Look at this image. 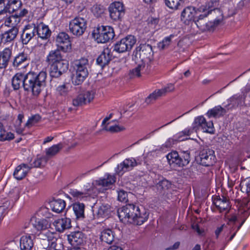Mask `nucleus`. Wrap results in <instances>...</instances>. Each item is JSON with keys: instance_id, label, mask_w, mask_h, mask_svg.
<instances>
[{"instance_id": "f257e3e1", "label": "nucleus", "mask_w": 250, "mask_h": 250, "mask_svg": "<svg viewBox=\"0 0 250 250\" xmlns=\"http://www.w3.org/2000/svg\"><path fill=\"white\" fill-rule=\"evenodd\" d=\"M47 74L44 71L39 73L29 72L26 75L18 73L14 75L12 85L14 90L22 86L25 91H31L32 95L37 97L46 86Z\"/></svg>"}, {"instance_id": "f03ea898", "label": "nucleus", "mask_w": 250, "mask_h": 250, "mask_svg": "<svg viewBox=\"0 0 250 250\" xmlns=\"http://www.w3.org/2000/svg\"><path fill=\"white\" fill-rule=\"evenodd\" d=\"M119 218L123 222L141 225L148 218V211L142 206L127 204L119 209Z\"/></svg>"}, {"instance_id": "7ed1b4c3", "label": "nucleus", "mask_w": 250, "mask_h": 250, "mask_svg": "<svg viewBox=\"0 0 250 250\" xmlns=\"http://www.w3.org/2000/svg\"><path fill=\"white\" fill-rule=\"evenodd\" d=\"M89 64L86 58H81L75 62V74L72 77V82L74 85L82 84L88 75Z\"/></svg>"}, {"instance_id": "20e7f679", "label": "nucleus", "mask_w": 250, "mask_h": 250, "mask_svg": "<svg viewBox=\"0 0 250 250\" xmlns=\"http://www.w3.org/2000/svg\"><path fill=\"white\" fill-rule=\"evenodd\" d=\"M207 5H203L196 9L194 7L188 6L184 9L181 13V20L186 24L191 23V26L194 25V22L196 20V15H199L202 12L207 11Z\"/></svg>"}, {"instance_id": "39448f33", "label": "nucleus", "mask_w": 250, "mask_h": 250, "mask_svg": "<svg viewBox=\"0 0 250 250\" xmlns=\"http://www.w3.org/2000/svg\"><path fill=\"white\" fill-rule=\"evenodd\" d=\"M94 40L98 43H105L114 37L113 29L109 26H99L92 33Z\"/></svg>"}, {"instance_id": "423d86ee", "label": "nucleus", "mask_w": 250, "mask_h": 250, "mask_svg": "<svg viewBox=\"0 0 250 250\" xmlns=\"http://www.w3.org/2000/svg\"><path fill=\"white\" fill-rule=\"evenodd\" d=\"M212 10L209 9V6H207V11L202 12L201 14H199L197 17L196 20L195 21L194 25L197 27L202 32L212 31L215 27L219 23V20H215L213 22L208 21L206 22L204 19L211 13Z\"/></svg>"}, {"instance_id": "0eeeda50", "label": "nucleus", "mask_w": 250, "mask_h": 250, "mask_svg": "<svg viewBox=\"0 0 250 250\" xmlns=\"http://www.w3.org/2000/svg\"><path fill=\"white\" fill-rule=\"evenodd\" d=\"M87 27V21L83 18L77 17L71 20L69 23L70 32L77 37L82 36Z\"/></svg>"}, {"instance_id": "6e6552de", "label": "nucleus", "mask_w": 250, "mask_h": 250, "mask_svg": "<svg viewBox=\"0 0 250 250\" xmlns=\"http://www.w3.org/2000/svg\"><path fill=\"white\" fill-rule=\"evenodd\" d=\"M136 40L134 36L128 35L117 42L113 46V51L118 53H123L131 49L135 44Z\"/></svg>"}, {"instance_id": "1a4fd4ad", "label": "nucleus", "mask_w": 250, "mask_h": 250, "mask_svg": "<svg viewBox=\"0 0 250 250\" xmlns=\"http://www.w3.org/2000/svg\"><path fill=\"white\" fill-rule=\"evenodd\" d=\"M136 56H139L140 61L149 64L153 56L152 46L146 43L141 44L136 48Z\"/></svg>"}, {"instance_id": "9d476101", "label": "nucleus", "mask_w": 250, "mask_h": 250, "mask_svg": "<svg viewBox=\"0 0 250 250\" xmlns=\"http://www.w3.org/2000/svg\"><path fill=\"white\" fill-rule=\"evenodd\" d=\"M200 164L205 167L213 166L216 162L214 151L209 148H204L199 153Z\"/></svg>"}, {"instance_id": "9b49d317", "label": "nucleus", "mask_w": 250, "mask_h": 250, "mask_svg": "<svg viewBox=\"0 0 250 250\" xmlns=\"http://www.w3.org/2000/svg\"><path fill=\"white\" fill-rule=\"evenodd\" d=\"M115 181L116 177L114 175L106 173L104 177L96 180L94 182V184L97 188L101 189L103 192L104 190L111 188Z\"/></svg>"}, {"instance_id": "f8f14e48", "label": "nucleus", "mask_w": 250, "mask_h": 250, "mask_svg": "<svg viewBox=\"0 0 250 250\" xmlns=\"http://www.w3.org/2000/svg\"><path fill=\"white\" fill-rule=\"evenodd\" d=\"M68 68V62L63 59L50 66V75L51 77L58 78Z\"/></svg>"}, {"instance_id": "ddd939ff", "label": "nucleus", "mask_w": 250, "mask_h": 250, "mask_svg": "<svg viewBox=\"0 0 250 250\" xmlns=\"http://www.w3.org/2000/svg\"><path fill=\"white\" fill-rule=\"evenodd\" d=\"M108 9L111 19L115 21L120 20L125 15L124 5L121 2L111 3Z\"/></svg>"}, {"instance_id": "4468645a", "label": "nucleus", "mask_w": 250, "mask_h": 250, "mask_svg": "<svg viewBox=\"0 0 250 250\" xmlns=\"http://www.w3.org/2000/svg\"><path fill=\"white\" fill-rule=\"evenodd\" d=\"M56 43L58 47L64 52H68L71 49L69 36L64 32L60 33L58 35Z\"/></svg>"}, {"instance_id": "2eb2a0df", "label": "nucleus", "mask_w": 250, "mask_h": 250, "mask_svg": "<svg viewBox=\"0 0 250 250\" xmlns=\"http://www.w3.org/2000/svg\"><path fill=\"white\" fill-rule=\"evenodd\" d=\"M137 165L138 163L135 158H127L118 165L116 172L119 175H123L125 172L131 170Z\"/></svg>"}, {"instance_id": "dca6fc26", "label": "nucleus", "mask_w": 250, "mask_h": 250, "mask_svg": "<svg viewBox=\"0 0 250 250\" xmlns=\"http://www.w3.org/2000/svg\"><path fill=\"white\" fill-rule=\"evenodd\" d=\"M36 25L28 24L23 29L21 35V40L22 44H27L36 35Z\"/></svg>"}, {"instance_id": "f3484780", "label": "nucleus", "mask_w": 250, "mask_h": 250, "mask_svg": "<svg viewBox=\"0 0 250 250\" xmlns=\"http://www.w3.org/2000/svg\"><path fill=\"white\" fill-rule=\"evenodd\" d=\"M213 203L220 212L228 211L230 208L229 200L224 196L214 197L213 199Z\"/></svg>"}, {"instance_id": "a211bd4d", "label": "nucleus", "mask_w": 250, "mask_h": 250, "mask_svg": "<svg viewBox=\"0 0 250 250\" xmlns=\"http://www.w3.org/2000/svg\"><path fill=\"white\" fill-rule=\"evenodd\" d=\"M12 46L6 47L0 51V68H5L11 59L12 55Z\"/></svg>"}, {"instance_id": "6ab92c4d", "label": "nucleus", "mask_w": 250, "mask_h": 250, "mask_svg": "<svg viewBox=\"0 0 250 250\" xmlns=\"http://www.w3.org/2000/svg\"><path fill=\"white\" fill-rule=\"evenodd\" d=\"M112 57L111 49L108 47L105 48L97 58L96 60L97 64L103 68L108 64L112 59Z\"/></svg>"}, {"instance_id": "aec40b11", "label": "nucleus", "mask_w": 250, "mask_h": 250, "mask_svg": "<svg viewBox=\"0 0 250 250\" xmlns=\"http://www.w3.org/2000/svg\"><path fill=\"white\" fill-rule=\"evenodd\" d=\"M31 168V166H29L28 164L22 163L15 168L13 172V176L15 178L18 180H22L27 175Z\"/></svg>"}, {"instance_id": "412c9836", "label": "nucleus", "mask_w": 250, "mask_h": 250, "mask_svg": "<svg viewBox=\"0 0 250 250\" xmlns=\"http://www.w3.org/2000/svg\"><path fill=\"white\" fill-rule=\"evenodd\" d=\"M30 221L33 227L39 231L46 229L50 226V224L48 220L44 218L33 216Z\"/></svg>"}, {"instance_id": "4be33fe9", "label": "nucleus", "mask_w": 250, "mask_h": 250, "mask_svg": "<svg viewBox=\"0 0 250 250\" xmlns=\"http://www.w3.org/2000/svg\"><path fill=\"white\" fill-rule=\"evenodd\" d=\"M245 98L246 96L244 94L234 95L228 100V104L226 107L236 108L239 105H242L245 102Z\"/></svg>"}, {"instance_id": "5701e85b", "label": "nucleus", "mask_w": 250, "mask_h": 250, "mask_svg": "<svg viewBox=\"0 0 250 250\" xmlns=\"http://www.w3.org/2000/svg\"><path fill=\"white\" fill-rule=\"evenodd\" d=\"M149 69V64L140 62L130 72L131 77H139L142 74L147 72Z\"/></svg>"}, {"instance_id": "b1692460", "label": "nucleus", "mask_w": 250, "mask_h": 250, "mask_svg": "<svg viewBox=\"0 0 250 250\" xmlns=\"http://www.w3.org/2000/svg\"><path fill=\"white\" fill-rule=\"evenodd\" d=\"M53 225L58 231L62 232L71 228V220L68 218H60L54 221Z\"/></svg>"}, {"instance_id": "393cba45", "label": "nucleus", "mask_w": 250, "mask_h": 250, "mask_svg": "<svg viewBox=\"0 0 250 250\" xmlns=\"http://www.w3.org/2000/svg\"><path fill=\"white\" fill-rule=\"evenodd\" d=\"M63 57L59 49L51 50L46 56L45 61L50 66L57 62L61 61Z\"/></svg>"}, {"instance_id": "a878e982", "label": "nucleus", "mask_w": 250, "mask_h": 250, "mask_svg": "<svg viewBox=\"0 0 250 250\" xmlns=\"http://www.w3.org/2000/svg\"><path fill=\"white\" fill-rule=\"evenodd\" d=\"M68 241L71 245L77 246L83 243L84 237L80 231L74 232L68 236Z\"/></svg>"}, {"instance_id": "bb28decb", "label": "nucleus", "mask_w": 250, "mask_h": 250, "mask_svg": "<svg viewBox=\"0 0 250 250\" xmlns=\"http://www.w3.org/2000/svg\"><path fill=\"white\" fill-rule=\"evenodd\" d=\"M36 34L38 37L42 39H47L51 35V32L47 25L42 22L36 25Z\"/></svg>"}, {"instance_id": "cd10ccee", "label": "nucleus", "mask_w": 250, "mask_h": 250, "mask_svg": "<svg viewBox=\"0 0 250 250\" xmlns=\"http://www.w3.org/2000/svg\"><path fill=\"white\" fill-rule=\"evenodd\" d=\"M94 216L97 218H104L107 216L111 211L110 206L108 204H103L97 209L94 211Z\"/></svg>"}, {"instance_id": "c85d7f7f", "label": "nucleus", "mask_w": 250, "mask_h": 250, "mask_svg": "<svg viewBox=\"0 0 250 250\" xmlns=\"http://www.w3.org/2000/svg\"><path fill=\"white\" fill-rule=\"evenodd\" d=\"M116 120H112L103 125V129L111 133L117 132L125 130V127L116 124Z\"/></svg>"}, {"instance_id": "c756f323", "label": "nucleus", "mask_w": 250, "mask_h": 250, "mask_svg": "<svg viewBox=\"0 0 250 250\" xmlns=\"http://www.w3.org/2000/svg\"><path fill=\"white\" fill-rule=\"evenodd\" d=\"M50 207L54 212H61L65 208L66 204L63 200L61 199H54L49 203Z\"/></svg>"}, {"instance_id": "7c9ffc66", "label": "nucleus", "mask_w": 250, "mask_h": 250, "mask_svg": "<svg viewBox=\"0 0 250 250\" xmlns=\"http://www.w3.org/2000/svg\"><path fill=\"white\" fill-rule=\"evenodd\" d=\"M33 245V241L30 235L26 234L21 237L20 239L21 250H31Z\"/></svg>"}, {"instance_id": "2f4dec72", "label": "nucleus", "mask_w": 250, "mask_h": 250, "mask_svg": "<svg viewBox=\"0 0 250 250\" xmlns=\"http://www.w3.org/2000/svg\"><path fill=\"white\" fill-rule=\"evenodd\" d=\"M29 61V57L27 53H20L14 58L13 65L14 67H18L22 64H28Z\"/></svg>"}, {"instance_id": "473e14b6", "label": "nucleus", "mask_w": 250, "mask_h": 250, "mask_svg": "<svg viewBox=\"0 0 250 250\" xmlns=\"http://www.w3.org/2000/svg\"><path fill=\"white\" fill-rule=\"evenodd\" d=\"M10 14L8 13V15L7 13L5 14L6 16L3 17L4 24L5 26H11L12 28L17 27V25L20 22L21 20L15 14L11 15Z\"/></svg>"}, {"instance_id": "72a5a7b5", "label": "nucleus", "mask_w": 250, "mask_h": 250, "mask_svg": "<svg viewBox=\"0 0 250 250\" xmlns=\"http://www.w3.org/2000/svg\"><path fill=\"white\" fill-rule=\"evenodd\" d=\"M227 112L225 108L220 105H217L213 108L209 109L207 113V115L209 117L219 118L224 116Z\"/></svg>"}, {"instance_id": "f704fd0d", "label": "nucleus", "mask_w": 250, "mask_h": 250, "mask_svg": "<svg viewBox=\"0 0 250 250\" xmlns=\"http://www.w3.org/2000/svg\"><path fill=\"white\" fill-rule=\"evenodd\" d=\"M19 32L17 27L11 28L10 29L2 33L3 41L5 42H11L16 38Z\"/></svg>"}, {"instance_id": "c9c22d12", "label": "nucleus", "mask_w": 250, "mask_h": 250, "mask_svg": "<svg viewBox=\"0 0 250 250\" xmlns=\"http://www.w3.org/2000/svg\"><path fill=\"white\" fill-rule=\"evenodd\" d=\"M100 239L103 242L110 244L114 240V235L111 229H105L101 232Z\"/></svg>"}, {"instance_id": "e433bc0d", "label": "nucleus", "mask_w": 250, "mask_h": 250, "mask_svg": "<svg viewBox=\"0 0 250 250\" xmlns=\"http://www.w3.org/2000/svg\"><path fill=\"white\" fill-rule=\"evenodd\" d=\"M72 207L76 218H83L84 205L83 203H75L73 205Z\"/></svg>"}, {"instance_id": "4c0bfd02", "label": "nucleus", "mask_w": 250, "mask_h": 250, "mask_svg": "<svg viewBox=\"0 0 250 250\" xmlns=\"http://www.w3.org/2000/svg\"><path fill=\"white\" fill-rule=\"evenodd\" d=\"M62 144L59 143L46 149V157L48 159V158L55 155L62 148Z\"/></svg>"}, {"instance_id": "58836bf2", "label": "nucleus", "mask_w": 250, "mask_h": 250, "mask_svg": "<svg viewBox=\"0 0 250 250\" xmlns=\"http://www.w3.org/2000/svg\"><path fill=\"white\" fill-rule=\"evenodd\" d=\"M9 13L18 11L22 6V2L21 0H7Z\"/></svg>"}, {"instance_id": "ea45409f", "label": "nucleus", "mask_w": 250, "mask_h": 250, "mask_svg": "<svg viewBox=\"0 0 250 250\" xmlns=\"http://www.w3.org/2000/svg\"><path fill=\"white\" fill-rule=\"evenodd\" d=\"M70 91L69 84L64 83L58 86L56 89V93L58 96L66 97Z\"/></svg>"}, {"instance_id": "a19ab883", "label": "nucleus", "mask_w": 250, "mask_h": 250, "mask_svg": "<svg viewBox=\"0 0 250 250\" xmlns=\"http://www.w3.org/2000/svg\"><path fill=\"white\" fill-rule=\"evenodd\" d=\"M167 160L169 164L175 165L180 167V160L179 159V154L177 151H172L167 155Z\"/></svg>"}, {"instance_id": "79ce46f5", "label": "nucleus", "mask_w": 250, "mask_h": 250, "mask_svg": "<svg viewBox=\"0 0 250 250\" xmlns=\"http://www.w3.org/2000/svg\"><path fill=\"white\" fill-rule=\"evenodd\" d=\"M161 96H163V95L160 89H157L146 99L145 102L147 104H151Z\"/></svg>"}, {"instance_id": "37998d69", "label": "nucleus", "mask_w": 250, "mask_h": 250, "mask_svg": "<svg viewBox=\"0 0 250 250\" xmlns=\"http://www.w3.org/2000/svg\"><path fill=\"white\" fill-rule=\"evenodd\" d=\"M14 138V134L11 132H7L4 129L3 125L0 123V141L10 140Z\"/></svg>"}, {"instance_id": "c03bdc74", "label": "nucleus", "mask_w": 250, "mask_h": 250, "mask_svg": "<svg viewBox=\"0 0 250 250\" xmlns=\"http://www.w3.org/2000/svg\"><path fill=\"white\" fill-rule=\"evenodd\" d=\"M179 159L180 160V167L188 165L190 161V154L188 151H182L179 154Z\"/></svg>"}, {"instance_id": "a18cd8bd", "label": "nucleus", "mask_w": 250, "mask_h": 250, "mask_svg": "<svg viewBox=\"0 0 250 250\" xmlns=\"http://www.w3.org/2000/svg\"><path fill=\"white\" fill-rule=\"evenodd\" d=\"M46 240H48L49 245L52 248H55L56 246V241L57 240V234L51 232H47L45 235Z\"/></svg>"}, {"instance_id": "49530a36", "label": "nucleus", "mask_w": 250, "mask_h": 250, "mask_svg": "<svg viewBox=\"0 0 250 250\" xmlns=\"http://www.w3.org/2000/svg\"><path fill=\"white\" fill-rule=\"evenodd\" d=\"M48 161V158L46 156L37 158L32 164H29V166L33 167H42L45 166Z\"/></svg>"}, {"instance_id": "de8ad7c7", "label": "nucleus", "mask_w": 250, "mask_h": 250, "mask_svg": "<svg viewBox=\"0 0 250 250\" xmlns=\"http://www.w3.org/2000/svg\"><path fill=\"white\" fill-rule=\"evenodd\" d=\"M241 190L250 196V177L243 180L240 183Z\"/></svg>"}, {"instance_id": "09e8293b", "label": "nucleus", "mask_w": 250, "mask_h": 250, "mask_svg": "<svg viewBox=\"0 0 250 250\" xmlns=\"http://www.w3.org/2000/svg\"><path fill=\"white\" fill-rule=\"evenodd\" d=\"M174 37L173 35L165 38L162 41L158 43V47L161 50L167 48L170 44L171 39Z\"/></svg>"}, {"instance_id": "8fccbe9b", "label": "nucleus", "mask_w": 250, "mask_h": 250, "mask_svg": "<svg viewBox=\"0 0 250 250\" xmlns=\"http://www.w3.org/2000/svg\"><path fill=\"white\" fill-rule=\"evenodd\" d=\"M200 130L204 132L212 133L214 131L213 123L212 122H207L205 118V122H204Z\"/></svg>"}, {"instance_id": "3c124183", "label": "nucleus", "mask_w": 250, "mask_h": 250, "mask_svg": "<svg viewBox=\"0 0 250 250\" xmlns=\"http://www.w3.org/2000/svg\"><path fill=\"white\" fill-rule=\"evenodd\" d=\"M182 1L183 0H165V4L170 9L176 10Z\"/></svg>"}, {"instance_id": "603ef678", "label": "nucleus", "mask_w": 250, "mask_h": 250, "mask_svg": "<svg viewBox=\"0 0 250 250\" xmlns=\"http://www.w3.org/2000/svg\"><path fill=\"white\" fill-rule=\"evenodd\" d=\"M204 122H205V118L203 116L196 117L192 124L193 128L196 131L200 130Z\"/></svg>"}, {"instance_id": "864d4df0", "label": "nucleus", "mask_w": 250, "mask_h": 250, "mask_svg": "<svg viewBox=\"0 0 250 250\" xmlns=\"http://www.w3.org/2000/svg\"><path fill=\"white\" fill-rule=\"evenodd\" d=\"M91 11L97 17L101 16L104 11V8L101 4H95L91 8Z\"/></svg>"}, {"instance_id": "5fc2aeb1", "label": "nucleus", "mask_w": 250, "mask_h": 250, "mask_svg": "<svg viewBox=\"0 0 250 250\" xmlns=\"http://www.w3.org/2000/svg\"><path fill=\"white\" fill-rule=\"evenodd\" d=\"M85 104V99L82 94L78 95L72 100V104L75 106H82Z\"/></svg>"}, {"instance_id": "6e6d98bb", "label": "nucleus", "mask_w": 250, "mask_h": 250, "mask_svg": "<svg viewBox=\"0 0 250 250\" xmlns=\"http://www.w3.org/2000/svg\"><path fill=\"white\" fill-rule=\"evenodd\" d=\"M7 0H0V16L9 13Z\"/></svg>"}, {"instance_id": "4d7b16f0", "label": "nucleus", "mask_w": 250, "mask_h": 250, "mask_svg": "<svg viewBox=\"0 0 250 250\" xmlns=\"http://www.w3.org/2000/svg\"><path fill=\"white\" fill-rule=\"evenodd\" d=\"M170 186V183L166 179L161 180L157 184L158 188L164 190L168 189Z\"/></svg>"}, {"instance_id": "13d9d810", "label": "nucleus", "mask_w": 250, "mask_h": 250, "mask_svg": "<svg viewBox=\"0 0 250 250\" xmlns=\"http://www.w3.org/2000/svg\"><path fill=\"white\" fill-rule=\"evenodd\" d=\"M49 246L48 240L42 239L40 240V242L37 245V250H47Z\"/></svg>"}, {"instance_id": "bf43d9fd", "label": "nucleus", "mask_w": 250, "mask_h": 250, "mask_svg": "<svg viewBox=\"0 0 250 250\" xmlns=\"http://www.w3.org/2000/svg\"><path fill=\"white\" fill-rule=\"evenodd\" d=\"M41 119V117L38 115H35L33 116L31 118H30L26 123L25 124V126L30 127L35 124L38 123Z\"/></svg>"}, {"instance_id": "052dcab7", "label": "nucleus", "mask_w": 250, "mask_h": 250, "mask_svg": "<svg viewBox=\"0 0 250 250\" xmlns=\"http://www.w3.org/2000/svg\"><path fill=\"white\" fill-rule=\"evenodd\" d=\"M85 99V103H90L94 99L95 93L93 91H87L82 94Z\"/></svg>"}, {"instance_id": "680f3d73", "label": "nucleus", "mask_w": 250, "mask_h": 250, "mask_svg": "<svg viewBox=\"0 0 250 250\" xmlns=\"http://www.w3.org/2000/svg\"><path fill=\"white\" fill-rule=\"evenodd\" d=\"M118 200L120 202H126L127 201V193L123 190L118 191Z\"/></svg>"}, {"instance_id": "e2e57ef3", "label": "nucleus", "mask_w": 250, "mask_h": 250, "mask_svg": "<svg viewBox=\"0 0 250 250\" xmlns=\"http://www.w3.org/2000/svg\"><path fill=\"white\" fill-rule=\"evenodd\" d=\"M70 194L74 197H76L78 199H82L83 197L86 196V193L83 192H80L76 189L72 190L70 191Z\"/></svg>"}, {"instance_id": "0e129e2a", "label": "nucleus", "mask_w": 250, "mask_h": 250, "mask_svg": "<svg viewBox=\"0 0 250 250\" xmlns=\"http://www.w3.org/2000/svg\"><path fill=\"white\" fill-rule=\"evenodd\" d=\"M174 85L171 84H168L164 88L160 89L161 91L162 92L163 96L165 95L167 93L172 92L174 90Z\"/></svg>"}, {"instance_id": "69168bd1", "label": "nucleus", "mask_w": 250, "mask_h": 250, "mask_svg": "<svg viewBox=\"0 0 250 250\" xmlns=\"http://www.w3.org/2000/svg\"><path fill=\"white\" fill-rule=\"evenodd\" d=\"M17 13L15 14V15L19 18L20 20H21V18L23 17L24 16H26L28 13V11L25 9L23 8L22 9L21 7L19 9L18 11H16Z\"/></svg>"}, {"instance_id": "338daca9", "label": "nucleus", "mask_w": 250, "mask_h": 250, "mask_svg": "<svg viewBox=\"0 0 250 250\" xmlns=\"http://www.w3.org/2000/svg\"><path fill=\"white\" fill-rule=\"evenodd\" d=\"M176 140L173 138H169L165 143V146L166 147H169L172 146L176 142Z\"/></svg>"}, {"instance_id": "774afa93", "label": "nucleus", "mask_w": 250, "mask_h": 250, "mask_svg": "<svg viewBox=\"0 0 250 250\" xmlns=\"http://www.w3.org/2000/svg\"><path fill=\"white\" fill-rule=\"evenodd\" d=\"M239 212L241 213L244 214V216L243 217L244 218L242 222H241V223L240 224V225H241V226H242L243 225V224L244 223L245 221H246V220L247 218L248 217V216H249V214L245 210H240Z\"/></svg>"}]
</instances>
